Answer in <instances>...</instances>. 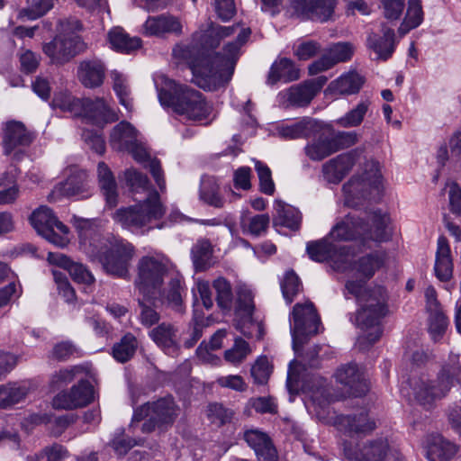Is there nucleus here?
I'll return each mask as SVG.
<instances>
[{"mask_svg":"<svg viewBox=\"0 0 461 461\" xmlns=\"http://www.w3.org/2000/svg\"><path fill=\"white\" fill-rule=\"evenodd\" d=\"M251 31H240L235 41L224 45L222 53L187 48L184 57L192 71V82L204 90H215L227 84L234 72L240 55V48L247 42Z\"/></svg>","mask_w":461,"mask_h":461,"instance_id":"nucleus-1","label":"nucleus"},{"mask_svg":"<svg viewBox=\"0 0 461 461\" xmlns=\"http://www.w3.org/2000/svg\"><path fill=\"white\" fill-rule=\"evenodd\" d=\"M345 287L360 306L356 314V325L365 333L359 337L358 346L366 349L382 335L380 322L387 312L386 292L383 286L366 287L364 282L354 280L348 281Z\"/></svg>","mask_w":461,"mask_h":461,"instance_id":"nucleus-2","label":"nucleus"},{"mask_svg":"<svg viewBox=\"0 0 461 461\" xmlns=\"http://www.w3.org/2000/svg\"><path fill=\"white\" fill-rule=\"evenodd\" d=\"M390 218L380 210L354 212L339 220L331 228L329 238L335 241H385L391 236Z\"/></svg>","mask_w":461,"mask_h":461,"instance_id":"nucleus-3","label":"nucleus"},{"mask_svg":"<svg viewBox=\"0 0 461 461\" xmlns=\"http://www.w3.org/2000/svg\"><path fill=\"white\" fill-rule=\"evenodd\" d=\"M160 79L163 86L159 87L158 81L155 84L161 105L171 107L174 113L188 121L201 122L209 117L212 107L199 91L164 77Z\"/></svg>","mask_w":461,"mask_h":461,"instance_id":"nucleus-4","label":"nucleus"},{"mask_svg":"<svg viewBox=\"0 0 461 461\" xmlns=\"http://www.w3.org/2000/svg\"><path fill=\"white\" fill-rule=\"evenodd\" d=\"M84 249L93 261L101 263L104 271L113 276L128 279L129 267L134 256V247L123 240L108 241L99 236L88 244L84 243Z\"/></svg>","mask_w":461,"mask_h":461,"instance_id":"nucleus-5","label":"nucleus"},{"mask_svg":"<svg viewBox=\"0 0 461 461\" xmlns=\"http://www.w3.org/2000/svg\"><path fill=\"white\" fill-rule=\"evenodd\" d=\"M456 358L450 357L452 364L444 366L435 381H430L424 375H413L409 379L410 387L419 404L425 409H430L436 401L448 393L454 380L461 384V366Z\"/></svg>","mask_w":461,"mask_h":461,"instance_id":"nucleus-6","label":"nucleus"},{"mask_svg":"<svg viewBox=\"0 0 461 461\" xmlns=\"http://www.w3.org/2000/svg\"><path fill=\"white\" fill-rule=\"evenodd\" d=\"M59 32L42 45L43 53L52 65L62 66L86 50V44L77 33L81 31V23L75 18L59 22Z\"/></svg>","mask_w":461,"mask_h":461,"instance_id":"nucleus-7","label":"nucleus"},{"mask_svg":"<svg viewBox=\"0 0 461 461\" xmlns=\"http://www.w3.org/2000/svg\"><path fill=\"white\" fill-rule=\"evenodd\" d=\"M176 417L177 406L174 399L165 397L156 402H146L136 408L129 429L134 433L137 423L147 418L141 425V432L151 433L156 429L165 430L173 425Z\"/></svg>","mask_w":461,"mask_h":461,"instance_id":"nucleus-8","label":"nucleus"},{"mask_svg":"<svg viewBox=\"0 0 461 461\" xmlns=\"http://www.w3.org/2000/svg\"><path fill=\"white\" fill-rule=\"evenodd\" d=\"M164 214L165 208L160 202L159 194L153 190L142 202L116 210L113 220L123 228L137 230L161 219Z\"/></svg>","mask_w":461,"mask_h":461,"instance_id":"nucleus-9","label":"nucleus"},{"mask_svg":"<svg viewBox=\"0 0 461 461\" xmlns=\"http://www.w3.org/2000/svg\"><path fill=\"white\" fill-rule=\"evenodd\" d=\"M168 275L167 260L162 256H144L137 264V276L134 285L148 301L156 299V294Z\"/></svg>","mask_w":461,"mask_h":461,"instance_id":"nucleus-10","label":"nucleus"},{"mask_svg":"<svg viewBox=\"0 0 461 461\" xmlns=\"http://www.w3.org/2000/svg\"><path fill=\"white\" fill-rule=\"evenodd\" d=\"M381 174L379 164L373 159L366 160L362 176H353L343 185L345 203L357 207L362 200L371 199L373 193L379 194Z\"/></svg>","mask_w":461,"mask_h":461,"instance_id":"nucleus-11","label":"nucleus"},{"mask_svg":"<svg viewBox=\"0 0 461 461\" xmlns=\"http://www.w3.org/2000/svg\"><path fill=\"white\" fill-rule=\"evenodd\" d=\"M290 323L293 348L298 353L303 339L318 333L321 320L312 303H296L293 308Z\"/></svg>","mask_w":461,"mask_h":461,"instance_id":"nucleus-12","label":"nucleus"},{"mask_svg":"<svg viewBox=\"0 0 461 461\" xmlns=\"http://www.w3.org/2000/svg\"><path fill=\"white\" fill-rule=\"evenodd\" d=\"M345 456L351 461H402L399 453L389 447L385 439H376L353 447L350 441L343 444Z\"/></svg>","mask_w":461,"mask_h":461,"instance_id":"nucleus-13","label":"nucleus"},{"mask_svg":"<svg viewBox=\"0 0 461 461\" xmlns=\"http://www.w3.org/2000/svg\"><path fill=\"white\" fill-rule=\"evenodd\" d=\"M91 196L90 180L86 170H74L68 178L55 185L49 195L50 201L61 197L85 199Z\"/></svg>","mask_w":461,"mask_h":461,"instance_id":"nucleus-14","label":"nucleus"},{"mask_svg":"<svg viewBox=\"0 0 461 461\" xmlns=\"http://www.w3.org/2000/svg\"><path fill=\"white\" fill-rule=\"evenodd\" d=\"M94 399L92 384L81 379L69 390L61 391L52 400V406L58 410H73L89 404Z\"/></svg>","mask_w":461,"mask_h":461,"instance_id":"nucleus-15","label":"nucleus"},{"mask_svg":"<svg viewBox=\"0 0 461 461\" xmlns=\"http://www.w3.org/2000/svg\"><path fill=\"white\" fill-rule=\"evenodd\" d=\"M253 295L249 289H240L237 299V315L240 318L237 328L240 332L248 337L252 338L256 332L258 339L262 337V326L258 321L253 320L254 312Z\"/></svg>","mask_w":461,"mask_h":461,"instance_id":"nucleus-16","label":"nucleus"},{"mask_svg":"<svg viewBox=\"0 0 461 461\" xmlns=\"http://www.w3.org/2000/svg\"><path fill=\"white\" fill-rule=\"evenodd\" d=\"M185 294V287L184 278L178 274L172 275L167 285L158 290L156 299H151L153 303H160L174 312L183 315L185 312V304L184 296Z\"/></svg>","mask_w":461,"mask_h":461,"instance_id":"nucleus-17","label":"nucleus"},{"mask_svg":"<svg viewBox=\"0 0 461 461\" xmlns=\"http://www.w3.org/2000/svg\"><path fill=\"white\" fill-rule=\"evenodd\" d=\"M33 139V134L27 131L22 122H8L5 128L3 140L5 154H13L14 160H20L24 155L23 148L29 146Z\"/></svg>","mask_w":461,"mask_h":461,"instance_id":"nucleus-18","label":"nucleus"},{"mask_svg":"<svg viewBox=\"0 0 461 461\" xmlns=\"http://www.w3.org/2000/svg\"><path fill=\"white\" fill-rule=\"evenodd\" d=\"M336 0H290L295 14L303 20L324 23L331 19Z\"/></svg>","mask_w":461,"mask_h":461,"instance_id":"nucleus-19","label":"nucleus"},{"mask_svg":"<svg viewBox=\"0 0 461 461\" xmlns=\"http://www.w3.org/2000/svg\"><path fill=\"white\" fill-rule=\"evenodd\" d=\"M362 150L353 149L330 159L322 166L324 177L330 183H339L360 158Z\"/></svg>","mask_w":461,"mask_h":461,"instance_id":"nucleus-20","label":"nucleus"},{"mask_svg":"<svg viewBox=\"0 0 461 461\" xmlns=\"http://www.w3.org/2000/svg\"><path fill=\"white\" fill-rule=\"evenodd\" d=\"M337 381L348 388V393L355 397L366 394L369 389L364 374L356 364L341 366L336 372Z\"/></svg>","mask_w":461,"mask_h":461,"instance_id":"nucleus-21","label":"nucleus"},{"mask_svg":"<svg viewBox=\"0 0 461 461\" xmlns=\"http://www.w3.org/2000/svg\"><path fill=\"white\" fill-rule=\"evenodd\" d=\"M394 31L385 23L381 26V34L371 32L366 39V46L373 50L378 60H387L390 59L396 48Z\"/></svg>","mask_w":461,"mask_h":461,"instance_id":"nucleus-22","label":"nucleus"},{"mask_svg":"<svg viewBox=\"0 0 461 461\" xmlns=\"http://www.w3.org/2000/svg\"><path fill=\"white\" fill-rule=\"evenodd\" d=\"M182 28V23L177 17L163 14L149 16L142 25V33L146 36L156 37H163L166 34L180 35Z\"/></svg>","mask_w":461,"mask_h":461,"instance_id":"nucleus-23","label":"nucleus"},{"mask_svg":"<svg viewBox=\"0 0 461 461\" xmlns=\"http://www.w3.org/2000/svg\"><path fill=\"white\" fill-rule=\"evenodd\" d=\"M321 130V125L317 120L303 117L292 124L278 125L276 133L285 140L309 139L315 137Z\"/></svg>","mask_w":461,"mask_h":461,"instance_id":"nucleus-24","label":"nucleus"},{"mask_svg":"<svg viewBox=\"0 0 461 461\" xmlns=\"http://www.w3.org/2000/svg\"><path fill=\"white\" fill-rule=\"evenodd\" d=\"M243 439L255 451L259 461H277V452L270 438L257 429H246Z\"/></svg>","mask_w":461,"mask_h":461,"instance_id":"nucleus-25","label":"nucleus"},{"mask_svg":"<svg viewBox=\"0 0 461 461\" xmlns=\"http://www.w3.org/2000/svg\"><path fill=\"white\" fill-rule=\"evenodd\" d=\"M79 112H82L86 119L96 125H103L119 120L117 113L102 98L82 100Z\"/></svg>","mask_w":461,"mask_h":461,"instance_id":"nucleus-26","label":"nucleus"},{"mask_svg":"<svg viewBox=\"0 0 461 461\" xmlns=\"http://www.w3.org/2000/svg\"><path fill=\"white\" fill-rule=\"evenodd\" d=\"M105 67L99 59H85L77 68V78L87 88L100 86L104 80Z\"/></svg>","mask_w":461,"mask_h":461,"instance_id":"nucleus-27","label":"nucleus"},{"mask_svg":"<svg viewBox=\"0 0 461 461\" xmlns=\"http://www.w3.org/2000/svg\"><path fill=\"white\" fill-rule=\"evenodd\" d=\"M177 334V328L169 322H162L149 332L150 339L168 355L178 350Z\"/></svg>","mask_w":461,"mask_h":461,"instance_id":"nucleus-28","label":"nucleus"},{"mask_svg":"<svg viewBox=\"0 0 461 461\" xmlns=\"http://www.w3.org/2000/svg\"><path fill=\"white\" fill-rule=\"evenodd\" d=\"M30 221L38 234L50 233V229L56 228L60 233L68 234V228L55 216L48 206H40L32 212Z\"/></svg>","mask_w":461,"mask_h":461,"instance_id":"nucleus-29","label":"nucleus"},{"mask_svg":"<svg viewBox=\"0 0 461 461\" xmlns=\"http://www.w3.org/2000/svg\"><path fill=\"white\" fill-rule=\"evenodd\" d=\"M434 271L436 276L442 282L448 281L453 275L450 247L444 236H440L438 240Z\"/></svg>","mask_w":461,"mask_h":461,"instance_id":"nucleus-30","label":"nucleus"},{"mask_svg":"<svg viewBox=\"0 0 461 461\" xmlns=\"http://www.w3.org/2000/svg\"><path fill=\"white\" fill-rule=\"evenodd\" d=\"M456 452L455 445L441 435L432 434L427 438L426 456L429 461H448Z\"/></svg>","mask_w":461,"mask_h":461,"instance_id":"nucleus-31","label":"nucleus"},{"mask_svg":"<svg viewBox=\"0 0 461 461\" xmlns=\"http://www.w3.org/2000/svg\"><path fill=\"white\" fill-rule=\"evenodd\" d=\"M49 260L67 269L72 278L78 283L91 285L95 282L94 276L83 264L73 262L63 254L49 253Z\"/></svg>","mask_w":461,"mask_h":461,"instance_id":"nucleus-32","label":"nucleus"},{"mask_svg":"<svg viewBox=\"0 0 461 461\" xmlns=\"http://www.w3.org/2000/svg\"><path fill=\"white\" fill-rule=\"evenodd\" d=\"M138 140V131L128 122L122 121L113 128L110 134V145L113 149L122 151L131 148Z\"/></svg>","mask_w":461,"mask_h":461,"instance_id":"nucleus-33","label":"nucleus"},{"mask_svg":"<svg viewBox=\"0 0 461 461\" xmlns=\"http://www.w3.org/2000/svg\"><path fill=\"white\" fill-rule=\"evenodd\" d=\"M285 107H306L315 97L305 81L294 85L279 94Z\"/></svg>","mask_w":461,"mask_h":461,"instance_id":"nucleus-34","label":"nucleus"},{"mask_svg":"<svg viewBox=\"0 0 461 461\" xmlns=\"http://www.w3.org/2000/svg\"><path fill=\"white\" fill-rule=\"evenodd\" d=\"M339 425L344 428L349 435L367 434L375 428V422L371 420L364 411L358 414L342 415L338 418Z\"/></svg>","mask_w":461,"mask_h":461,"instance_id":"nucleus-35","label":"nucleus"},{"mask_svg":"<svg viewBox=\"0 0 461 461\" xmlns=\"http://www.w3.org/2000/svg\"><path fill=\"white\" fill-rule=\"evenodd\" d=\"M126 151L130 152L138 162L147 161V164L144 167L149 169L159 189L164 191L166 188V183L163 177L159 160L157 158L148 159L149 154L139 140H137L132 147L129 148Z\"/></svg>","mask_w":461,"mask_h":461,"instance_id":"nucleus-36","label":"nucleus"},{"mask_svg":"<svg viewBox=\"0 0 461 461\" xmlns=\"http://www.w3.org/2000/svg\"><path fill=\"white\" fill-rule=\"evenodd\" d=\"M276 214L273 218L275 227L282 226L291 230H298L301 227L302 213L291 205L276 202L275 205Z\"/></svg>","mask_w":461,"mask_h":461,"instance_id":"nucleus-37","label":"nucleus"},{"mask_svg":"<svg viewBox=\"0 0 461 461\" xmlns=\"http://www.w3.org/2000/svg\"><path fill=\"white\" fill-rule=\"evenodd\" d=\"M299 77L300 70L295 67L294 63L289 59L283 58L272 65L267 83L269 85H275L278 81L287 83L297 80Z\"/></svg>","mask_w":461,"mask_h":461,"instance_id":"nucleus-38","label":"nucleus"},{"mask_svg":"<svg viewBox=\"0 0 461 461\" xmlns=\"http://www.w3.org/2000/svg\"><path fill=\"white\" fill-rule=\"evenodd\" d=\"M364 84L363 77L355 71H349L332 81L328 90L339 95H354L359 92Z\"/></svg>","mask_w":461,"mask_h":461,"instance_id":"nucleus-39","label":"nucleus"},{"mask_svg":"<svg viewBox=\"0 0 461 461\" xmlns=\"http://www.w3.org/2000/svg\"><path fill=\"white\" fill-rule=\"evenodd\" d=\"M97 176L101 190L107 203L113 207L117 203V184L113 172L104 162L97 166Z\"/></svg>","mask_w":461,"mask_h":461,"instance_id":"nucleus-40","label":"nucleus"},{"mask_svg":"<svg viewBox=\"0 0 461 461\" xmlns=\"http://www.w3.org/2000/svg\"><path fill=\"white\" fill-rule=\"evenodd\" d=\"M384 265V257L380 253H370L358 258L354 262L353 270L363 279L360 281L366 282L373 277L375 271Z\"/></svg>","mask_w":461,"mask_h":461,"instance_id":"nucleus-41","label":"nucleus"},{"mask_svg":"<svg viewBox=\"0 0 461 461\" xmlns=\"http://www.w3.org/2000/svg\"><path fill=\"white\" fill-rule=\"evenodd\" d=\"M113 49L122 53H131L138 50L141 41L138 37H130L122 28H114L108 34Z\"/></svg>","mask_w":461,"mask_h":461,"instance_id":"nucleus-42","label":"nucleus"},{"mask_svg":"<svg viewBox=\"0 0 461 461\" xmlns=\"http://www.w3.org/2000/svg\"><path fill=\"white\" fill-rule=\"evenodd\" d=\"M28 394V388L18 383H7L0 385V408L7 409L19 403Z\"/></svg>","mask_w":461,"mask_h":461,"instance_id":"nucleus-43","label":"nucleus"},{"mask_svg":"<svg viewBox=\"0 0 461 461\" xmlns=\"http://www.w3.org/2000/svg\"><path fill=\"white\" fill-rule=\"evenodd\" d=\"M192 260L196 272H202L212 266V246L208 240H199L191 250Z\"/></svg>","mask_w":461,"mask_h":461,"instance_id":"nucleus-44","label":"nucleus"},{"mask_svg":"<svg viewBox=\"0 0 461 461\" xmlns=\"http://www.w3.org/2000/svg\"><path fill=\"white\" fill-rule=\"evenodd\" d=\"M423 22V11L420 0H408V8L405 17L398 28L401 37L411 30L417 28Z\"/></svg>","mask_w":461,"mask_h":461,"instance_id":"nucleus-45","label":"nucleus"},{"mask_svg":"<svg viewBox=\"0 0 461 461\" xmlns=\"http://www.w3.org/2000/svg\"><path fill=\"white\" fill-rule=\"evenodd\" d=\"M330 238L309 241L306 244V252L309 258L316 262L330 261L337 245L329 241Z\"/></svg>","mask_w":461,"mask_h":461,"instance_id":"nucleus-46","label":"nucleus"},{"mask_svg":"<svg viewBox=\"0 0 461 461\" xmlns=\"http://www.w3.org/2000/svg\"><path fill=\"white\" fill-rule=\"evenodd\" d=\"M355 257L353 246H336L330 262L334 270L339 272L352 271Z\"/></svg>","mask_w":461,"mask_h":461,"instance_id":"nucleus-47","label":"nucleus"},{"mask_svg":"<svg viewBox=\"0 0 461 461\" xmlns=\"http://www.w3.org/2000/svg\"><path fill=\"white\" fill-rule=\"evenodd\" d=\"M138 348L137 338L131 333H126L119 342L113 347V357L121 363L129 361Z\"/></svg>","mask_w":461,"mask_h":461,"instance_id":"nucleus-48","label":"nucleus"},{"mask_svg":"<svg viewBox=\"0 0 461 461\" xmlns=\"http://www.w3.org/2000/svg\"><path fill=\"white\" fill-rule=\"evenodd\" d=\"M307 339H304L303 343L299 347L298 353L294 350L296 356L301 358L300 361L293 360L289 365V377L292 375L296 366H303L304 369L307 367H317L319 361L318 356L321 350L319 345H313L307 348L306 351L303 350V346Z\"/></svg>","mask_w":461,"mask_h":461,"instance_id":"nucleus-49","label":"nucleus"},{"mask_svg":"<svg viewBox=\"0 0 461 461\" xmlns=\"http://www.w3.org/2000/svg\"><path fill=\"white\" fill-rule=\"evenodd\" d=\"M305 155L313 161H320L334 153L329 137L319 136L304 147Z\"/></svg>","mask_w":461,"mask_h":461,"instance_id":"nucleus-50","label":"nucleus"},{"mask_svg":"<svg viewBox=\"0 0 461 461\" xmlns=\"http://www.w3.org/2000/svg\"><path fill=\"white\" fill-rule=\"evenodd\" d=\"M429 332L434 341L438 340L445 333L448 321L441 307L429 310Z\"/></svg>","mask_w":461,"mask_h":461,"instance_id":"nucleus-51","label":"nucleus"},{"mask_svg":"<svg viewBox=\"0 0 461 461\" xmlns=\"http://www.w3.org/2000/svg\"><path fill=\"white\" fill-rule=\"evenodd\" d=\"M111 78L113 80V88L121 104L131 111L132 109V103L130 98V89L126 77L122 73L113 70L111 72Z\"/></svg>","mask_w":461,"mask_h":461,"instance_id":"nucleus-52","label":"nucleus"},{"mask_svg":"<svg viewBox=\"0 0 461 461\" xmlns=\"http://www.w3.org/2000/svg\"><path fill=\"white\" fill-rule=\"evenodd\" d=\"M212 286L216 292V302L222 310H230L232 304V289L230 282L223 277H218L213 281Z\"/></svg>","mask_w":461,"mask_h":461,"instance_id":"nucleus-53","label":"nucleus"},{"mask_svg":"<svg viewBox=\"0 0 461 461\" xmlns=\"http://www.w3.org/2000/svg\"><path fill=\"white\" fill-rule=\"evenodd\" d=\"M82 100L74 97L67 91H60L54 95L50 105L59 108L62 112L79 113Z\"/></svg>","mask_w":461,"mask_h":461,"instance_id":"nucleus-54","label":"nucleus"},{"mask_svg":"<svg viewBox=\"0 0 461 461\" xmlns=\"http://www.w3.org/2000/svg\"><path fill=\"white\" fill-rule=\"evenodd\" d=\"M369 105L370 102L368 100L360 102L354 109L339 118L338 123L345 128L358 126L363 122Z\"/></svg>","mask_w":461,"mask_h":461,"instance_id":"nucleus-55","label":"nucleus"},{"mask_svg":"<svg viewBox=\"0 0 461 461\" xmlns=\"http://www.w3.org/2000/svg\"><path fill=\"white\" fill-rule=\"evenodd\" d=\"M85 371L86 369L82 366L62 368L51 375L50 384L51 387L59 388L71 383L78 375L83 374Z\"/></svg>","mask_w":461,"mask_h":461,"instance_id":"nucleus-56","label":"nucleus"},{"mask_svg":"<svg viewBox=\"0 0 461 461\" xmlns=\"http://www.w3.org/2000/svg\"><path fill=\"white\" fill-rule=\"evenodd\" d=\"M281 289L284 298L288 303H291L294 297L301 291L302 283L298 276L293 271H287L281 283Z\"/></svg>","mask_w":461,"mask_h":461,"instance_id":"nucleus-57","label":"nucleus"},{"mask_svg":"<svg viewBox=\"0 0 461 461\" xmlns=\"http://www.w3.org/2000/svg\"><path fill=\"white\" fill-rule=\"evenodd\" d=\"M54 0H28V5L21 10V15L35 20L53 7Z\"/></svg>","mask_w":461,"mask_h":461,"instance_id":"nucleus-58","label":"nucleus"},{"mask_svg":"<svg viewBox=\"0 0 461 461\" xmlns=\"http://www.w3.org/2000/svg\"><path fill=\"white\" fill-rule=\"evenodd\" d=\"M250 353L249 345L241 338H237L231 348L225 351L224 357L226 361L238 365L241 363Z\"/></svg>","mask_w":461,"mask_h":461,"instance_id":"nucleus-59","label":"nucleus"},{"mask_svg":"<svg viewBox=\"0 0 461 461\" xmlns=\"http://www.w3.org/2000/svg\"><path fill=\"white\" fill-rule=\"evenodd\" d=\"M255 168L259 179L260 191L267 195L275 193V184L270 168L261 161L255 162Z\"/></svg>","mask_w":461,"mask_h":461,"instance_id":"nucleus-60","label":"nucleus"},{"mask_svg":"<svg viewBox=\"0 0 461 461\" xmlns=\"http://www.w3.org/2000/svg\"><path fill=\"white\" fill-rule=\"evenodd\" d=\"M155 304L156 303H153V301H148L144 297L142 299H139V306L140 308V321L142 325L151 327L158 322L160 315L152 306Z\"/></svg>","mask_w":461,"mask_h":461,"instance_id":"nucleus-61","label":"nucleus"},{"mask_svg":"<svg viewBox=\"0 0 461 461\" xmlns=\"http://www.w3.org/2000/svg\"><path fill=\"white\" fill-rule=\"evenodd\" d=\"M321 50L320 42L312 40L300 42L294 49V54L299 60H308L317 56Z\"/></svg>","mask_w":461,"mask_h":461,"instance_id":"nucleus-62","label":"nucleus"},{"mask_svg":"<svg viewBox=\"0 0 461 461\" xmlns=\"http://www.w3.org/2000/svg\"><path fill=\"white\" fill-rule=\"evenodd\" d=\"M53 277L57 284L59 294L62 296L67 303H73L76 300L75 290L69 284L66 275L60 271H53Z\"/></svg>","mask_w":461,"mask_h":461,"instance_id":"nucleus-63","label":"nucleus"},{"mask_svg":"<svg viewBox=\"0 0 461 461\" xmlns=\"http://www.w3.org/2000/svg\"><path fill=\"white\" fill-rule=\"evenodd\" d=\"M233 412L220 403H212L208 407V417L212 423L221 426L230 422Z\"/></svg>","mask_w":461,"mask_h":461,"instance_id":"nucleus-64","label":"nucleus"}]
</instances>
